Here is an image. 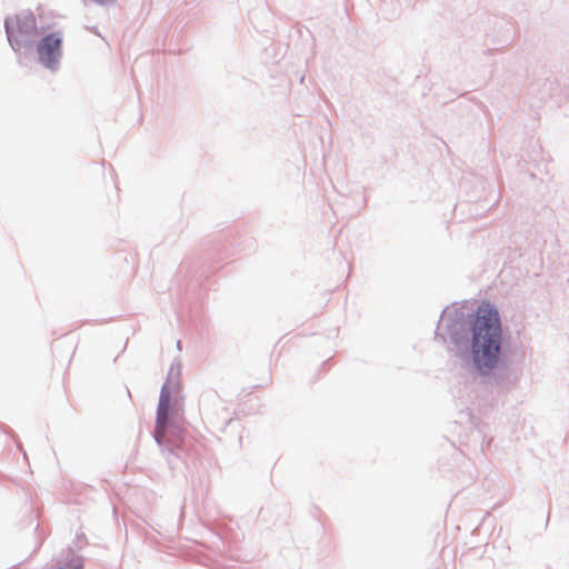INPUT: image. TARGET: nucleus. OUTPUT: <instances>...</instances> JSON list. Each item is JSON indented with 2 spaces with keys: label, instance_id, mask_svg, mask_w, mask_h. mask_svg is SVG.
<instances>
[{
  "label": "nucleus",
  "instance_id": "4",
  "mask_svg": "<svg viewBox=\"0 0 569 569\" xmlns=\"http://www.w3.org/2000/svg\"><path fill=\"white\" fill-rule=\"evenodd\" d=\"M171 403V390L168 385H164L161 389L159 397V405L157 409V422H156V439L160 442L167 429L169 409Z\"/></svg>",
  "mask_w": 569,
  "mask_h": 569
},
{
  "label": "nucleus",
  "instance_id": "3",
  "mask_svg": "<svg viewBox=\"0 0 569 569\" xmlns=\"http://www.w3.org/2000/svg\"><path fill=\"white\" fill-rule=\"evenodd\" d=\"M62 36L60 32L49 33L37 44L39 61L49 69H54L62 56Z\"/></svg>",
  "mask_w": 569,
  "mask_h": 569
},
{
  "label": "nucleus",
  "instance_id": "2",
  "mask_svg": "<svg viewBox=\"0 0 569 569\" xmlns=\"http://www.w3.org/2000/svg\"><path fill=\"white\" fill-rule=\"evenodd\" d=\"M8 40L14 51H20L33 43L37 36V20L30 12L18 13L6 20Z\"/></svg>",
  "mask_w": 569,
  "mask_h": 569
},
{
  "label": "nucleus",
  "instance_id": "1",
  "mask_svg": "<svg viewBox=\"0 0 569 569\" xmlns=\"http://www.w3.org/2000/svg\"><path fill=\"white\" fill-rule=\"evenodd\" d=\"M472 356L479 370L488 371L498 362L501 325L498 311L490 303H481L471 323Z\"/></svg>",
  "mask_w": 569,
  "mask_h": 569
}]
</instances>
